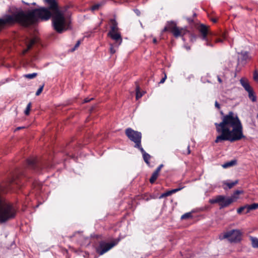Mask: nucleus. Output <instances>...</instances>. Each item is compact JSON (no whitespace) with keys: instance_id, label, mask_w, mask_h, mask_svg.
Here are the masks:
<instances>
[{"instance_id":"f257e3e1","label":"nucleus","mask_w":258,"mask_h":258,"mask_svg":"<svg viewBox=\"0 0 258 258\" xmlns=\"http://www.w3.org/2000/svg\"><path fill=\"white\" fill-rule=\"evenodd\" d=\"M222 121L220 123H215L216 130L218 135L215 142L222 143L229 141L233 143L240 141L245 138L243 133V126L237 114L230 111L224 115L221 112Z\"/></svg>"},{"instance_id":"f03ea898","label":"nucleus","mask_w":258,"mask_h":258,"mask_svg":"<svg viewBox=\"0 0 258 258\" xmlns=\"http://www.w3.org/2000/svg\"><path fill=\"white\" fill-rule=\"evenodd\" d=\"M52 16L48 9L41 7L27 11L19 10L12 15H6L0 18V31L7 25L18 23L28 27L38 22L39 20L47 21Z\"/></svg>"},{"instance_id":"7ed1b4c3","label":"nucleus","mask_w":258,"mask_h":258,"mask_svg":"<svg viewBox=\"0 0 258 258\" xmlns=\"http://www.w3.org/2000/svg\"><path fill=\"white\" fill-rule=\"evenodd\" d=\"M6 190L4 185H0V223H5L16 217L17 209L11 203L6 201L2 196Z\"/></svg>"},{"instance_id":"20e7f679","label":"nucleus","mask_w":258,"mask_h":258,"mask_svg":"<svg viewBox=\"0 0 258 258\" xmlns=\"http://www.w3.org/2000/svg\"><path fill=\"white\" fill-rule=\"evenodd\" d=\"M243 193L242 190H237L229 198H226L222 195L217 196L214 198L210 199L209 203L211 204H218L220 209H222L229 206L233 202L236 201L239 198V195Z\"/></svg>"},{"instance_id":"39448f33","label":"nucleus","mask_w":258,"mask_h":258,"mask_svg":"<svg viewBox=\"0 0 258 258\" xmlns=\"http://www.w3.org/2000/svg\"><path fill=\"white\" fill-rule=\"evenodd\" d=\"M52 22L54 29L61 33L67 30V21L63 11L52 15Z\"/></svg>"},{"instance_id":"423d86ee","label":"nucleus","mask_w":258,"mask_h":258,"mask_svg":"<svg viewBox=\"0 0 258 258\" xmlns=\"http://www.w3.org/2000/svg\"><path fill=\"white\" fill-rule=\"evenodd\" d=\"M109 23L110 24V30L108 33V36L115 41L116 43H118L117 45H119L122 42V38L120 33L118 32V23L115 19H111Z\"/></svg>"},{"instance_id":"0eeeda50","label":"nucleus","mask_w":258,"mask_h":258,"mask_svg":"<svg viewBox=\"0 0 258 258\" xmlns=\"http://www.w3.org/2000/svg\"><path fill=\"white\" fill-rule=\"evenodd\" d=\"M125 133L127 138L135 144V148L138 149L142 147V134L141 132L134 131L131 128H127L125 130Z\"/></svg>"},{"instance_id":"6e6552de","label":"nucleus","mask_w":258,"mask_h":258,"mask_svg":"<svg viewBox=\"0 0 258 258\" xmlns=\"http://www.w3.org/2000/svg\"><path fill=\"white\" fill-rule=\"evenodd\" d=\"M242 233L239 230H232L224 233L222 236L220 235L221 240L227 239L229 241L232 243H237L241 239Z\"/></svg>"},{"instance_id":"1a4fd4ad","label":"nucleus","mask_w":258,"mask_h":258,"mask_svg":"<svg viewBox=\"0 0 258 258\" xmlns=\"http://www.w3.org/2000/svg\"><path fill=\"white\" fill-rule=\"evenodd\" d=\"M170 32L175 38L183 37L187 32L188 30L186 28H181L177 26L176 23L171 21V24L169 26Z\"/></svg>"},{"instance_id":"9d476101","label":"nucleus","mask_w":258,"mask_h":258,"mask_svg":"<svg viewBox=\"0 0 258 258\" xmlns=\"http://www.w3.org/2000/svg\"><path fill=\"white\" fill-rule=\"evenodd\" d=\"M115 245L116 243L114 242L108 243L104 241H101L99 242L98 245L96 246V251L99 255H102Z\"/></svg>"},{"instance_id":"9b49d317","label":"nucleus","mask_w":258,"mask_h":258,"mask_svg":"<svg viewBox=\"0 0 258 258\" xmlns=\"http://www.w3.org/2000/svg\"><path fill=\"white\" fill-rule=\"evenodd\" d=\"M240 82L242 86L248 93V97L252 101H256V96L254 95L252 88L250 86L248 81L245 78H241Z\"/></svg>"},{"instance_id":"f8f14e48","label":"nucleus","mask_w":258,"mask_h":258,"mask_svg":"<svg viewBox=\"0 0 258 258\" xmlns=\"http://www.w3.org/2000/svg\"><path fill=\"white\" fill-rule=\"evenodd\" d=\"M45 2L48 6L47 9H49L52 15L62 11L59 9L56 0H45Z\"/></svg>"},{"instance_id":"ddd939ff","label":"nucleus","mask_w":258,"mask_h":258,"mask_svg":"<svg viewBox=\"0 0 258 258\" xmlns=\"http://www.w3.org/2000/svg\"><path fill=\"white\" fill-rule=\"evenodd\" d=\"M198 30L202 34V39L207 40V34L209 33V27L204 24H201Z\"/></svg>"},{"instance_id":"4468645a","label":"nucleus","mask_w":258,"mask_h":258,"mask_svg":"<svg viewBox=\"0 0 258 258\" xmlns=\"http://www.w3.org/2000/svg\"><path fill=\"white\" fill-rule=\"evenodd\" d=\"M141 152L142 153L143 155V157L144 159V161L146 162V163L148 165L150 166V163L149 162V160L151 159V156L150 155L148 154L145 152V151L144 150V149L142 148V147H141L140 148H138Z\"/></svg>"},{"instance_id":"2eb2a0df","label":"nucleus","mask_w":258,"mask_h":258,"mask_svg":"<svg viewBox=\"0 0 258 258\" xmlns=\"http://www.w3.org/2000/svg\"><path fill=\"white\" fill-rule=\"evenodd\" d=\"M37 42V39L36 38H32L29 40L27 44V48L23 51V54L26 53L29 50H30L33 46Z\"/></svg>"},{"instance_id":"dca6fc26","label":"nucleus","mask_w":258,"mask_h":258,"mask_svg":"<svg viewBox=\"0 0 258 258\" xmlns=\"http://www.w3.org/2000/svg\"><path fill=\"white\" fill-rule=\"evenodd\" d=\"M27 164L30 167L34 169H36L38 166L36 159L34 158L28 159Z\"/></svg>"},{"instance_id":"f3484780","label":"nucleus","mask_w":258,"mask_h":258,"mask_svg":"<svg viewBox=\"0 0 258 258\" xmlns=\"http://www.w3.org/2000/svg\"><path fill=\"white\" fill-rule=\"evenodd\" d=\"M237 163L236 160H233L223 164L222 166L224 168H227L235 165Z\"/></svg>"},{"instance_id":"a211bd4d","label":"nucleus","mask_w":258,"mask_h":258,"mask_svg":"<svg viewBox=\"0 0 258 258\" xmlns=\"http://www.w3.org/2000/svg\"><path fill=\"white\" fill-rule=\"evenodd\" d=\"M252 246L253 248H258V238L255 237L250 236Z\"/></svg>"},{"instance_id":"6ab92c4d","label":"nucleus","mask_w":258,"mask_h":258,"mask_svg":"<svg viewBox=\"0 0 258 258\" xmlns=\"http://www.w3.org/2000/svg\"><path fill=\"white\" fill-rule=\"evenodd\" d=\"M159 173L155 171L152 174L151 178H150V182L151 183L153 184L155 182L156 180L157 179L159 176Z\"/></svg>"},{"instance_id":"aec40b11","label":"nucleus","mask_w":258,"mask_h":258,"mask_svg":"<svg viewBox=\"0 0 258 258\" xmlns=\"http://www.w3.org/2000/svg\"><path fill=\"white\" fill-rule=\"evenodd\" d=\"M238 182V180L231 182H225L224 184L226 185L229 189L232 188L234 185L237 184Z\"/></svg>"},{"instance_id":"412c9836","label":"nucleus","mask_w":258,"mask_h":258,"mask_svg":"<svg viewBox=\"0 0 258 258\" xmlns=\"http://www.w3.org/2000/svg\"><path fill=\"white\" fill-rule=\"evenodd\" d=\"M240 54L241 56V60L246 61V60L249 59V56H248V54L247 52H241Z\"/></svg>"},{"instance_id":"4be33fe9","label":"nucleus","mask_w":258,"mask_h":258,"mask_svg":"<svg viewBox=\"0 0 258 258\" xmlns=\"http://www.w3.org/2000/svg\"><path fill=\"white\" fill-rule=\"evenodd\" d=\"M143 95V93H142L140 90L139 86H137L136 87V99H139Z\"/></svg>"},{"instance_id":"5701e85b","label":"nucleus","mask_w":258,"mask_h":258,"mask_svg":"<svg viewBox=\"0 0 258 258\" xmlns=\"http://www.w3.org/2000/svg\"><path fill=\"white\" fill-rule=\"evenodd\" d=\"M37 76V74L36 73H34L32 74H29L25 75L24 77L26 78H27L29 79H32L35 78Z\"/></svg>"},{"instance_id":"b1692460","label":"nucleus","mask_w":258,"mask_h":258,"mask_svg":"<svg viewBox=\"0 0 258 258\" xmlns=\"http://www.w3.org/2000/svg\"><path fill=\"white\" fill-rule=\"evenodd\" d=\"M222 38H217L216 40H215V43H218V42H223V39H225L226 38V34L225 33H223L222 34Z\"/></svg>"},{"instance_id":"393cba45","label":"nucleus","mask_w":258,"mask_h":258,"mask_svg":"<svg viewBox=\"0 0 258 258\" xmlns=\"http://www.w3.org/2000/svg\"><path fill=\"white\" fill-rule=\"evenodd\" d=\"M192 217V214L190 212L186 213L181 216V219H187Z\"/></svg>"},{"instance_id":"a878e982","label":"nucleus","mask_w":258,"mask_h":258,"mask_svg":"<svg viewBox=\"0 0 258 258\" xmlns=\"http://www.w3.org/2000/svg\"><path fill=\"white\" fill-rule=\"evenodd\" d=\"M31 102H29L28 104H27V106L26 107V108L24 111L25 112V115H28L30 113V109H31Z\"/></svg>"},{"instance_id":"bb28decb","label":"nucleus","mask_w":258,"mask_h":258,"mask_svg":"<svg viewBox=\"0 0 258 258\" xmlns=\"http://www.w3.org/2000/svg\"><path fill=\"white\" fill-rule=\"evenodd\" d=\"M172 194H171V192L170 190H169V191H167L165 192H164L163 194H162L160 197H159V199H162V198H165V197H167L168 196H169L170 195H171Z\"/></svg>"},{"instance_id":"cd10ccee","label":"nucleus","mask_w":258,"mask_h":258,"mask_svg":"<svg viewBox=\"0 0 258 258\" xmlns=\"http://www.w3.org/2000/svg\"><path fill=\"white\" fill-rule=\"evenodd\" d=\"M248 206L249 210H251V211L258 209V203H253L251 205H248Z\"/></svg>"},{"instance_id":"c85d7f7f","label":"nucleus","mask_w":258,"mask_h":258,"mask_svg":"<svg viewBox=\"0 0 258 258\" xmlns=\"http://www.w3.org/2000/svg\"><path fill=\"white\" fill-rule=\"evenodd\" d=\"M170 24H171V22H168L166 26H165L164 27V28L163 29L162 32V33H164L166 31H170V29L169 28V26L170 25Z\"/></svg>"},{"instance_id":"c756f323","label":"nucleus","mask_w":258,"mask_h":258,"mask_svg":"<svg viewBox=\"0 0 258 258\" xmlns=\"http://www.w3.org/2000/svg\"><path fill=\"white\" fill-rule=\"evenodd\" d=\"M44 85L43 84L42 86H41L37 90L36 93V96H39L41 93V92H42L43 91V87H44Z\"/></svg>"},{"instance_id":"7c9ffc66","label":"nucleus","mask_w":258,"mask_h":258,"mask_svg":"<svg viewBox=\"0 0 258 258\" xmlns=\"http://www.w3.org/2000/svg\"><path fill=\"white\" fill-rule=\"evenodd\" d=\"M100 7V4H96V5H93L92 7H91V10L92 11H96V10H97L99 7Z\"/></svg>"},{"instance_id":"2f4dec72","label":"nucleus","mask_w":258,"mask_h":258,"mask_svg":"<svg viewBox=\"0 0 258 258\" xmlns=\"http://www.w3.org/2000/svg\"><path fill=\"white\" fill-rule=\"evenodd\" d=\"M253 79L257 82H258V72L255 71L253 74Z\"/></svg>"},{"instance_id":"473e14b6","label":"nucleus","mask_w":258,"mask_h":258,"mask_svg":"<svg viewBox=\"0 0 258 258\" xmlns=\"http://www.w3.org/2000/svg\"><path fill=\"white\" fill-rule=\"evenodd\" d=\"M182 188H183V187H179L177 188L172 189L170 191L171 192V194H172L175 193V192L180 190Z\"/></svg>"},{"instance_id":"72a5a7b5","label":"nucleus","mask_w":258,"mask_h":258,"mask_svg":"<svg viewBox=\"0 0 258 258\" xmlns=\"http://www.w3.org/2000/svg\"><path fill=\"white\" fill-rule=\"evenodd\" d=\"M244 206L240 207L237 210V213L240 214L243 211H244Z\"/></svg>"},{"instance_id":"f704fd0d","label":"nucleus","mask_w":258,"mask_h":258,"mask_svg":"<svg viewBox=\"0 0 258 258\" xmlns=\"http://www.w3.org/2000/svg\"><path fill=\"white\" fill-rule=\"evenodd\" d=\"M190 146L188 145L187 147V151L186 152H184V151H183V154H186V155H188L190 153Z\"/></svg>"},{"instance_id":"c9c22d12","label":"nucleus","mask_w":258,"mask_h":258,"mask_svg":"<svg viewBox=\"0 0 258 258\" xmlns=\"http://www.w3.org/2000/svg\"><path fill=\"white\" fill-rule=\"evenodd\" d=\"M80 44V41H78L76 44H75L74 47L72 49V51H74L77 48L79 47Z\"/></svg>"},{"instance_id":"e433bc0d","label":"nucleus","mask_w":258,"mask_h":258,"mask_svg":"<svg viewBox=\"0 0 258 258\" xmlns=\"http://www.w3.org/2000/svg\"><path fill=\"white\" fill-rule=\"evenodd\" d=\"M248 208H249L248 205H246L244 206V210H246L245 212V214L249 213L251 211V210H249Z\"/></svg>"},{"instance_id":"4c0bfd02","label":"nucleus","mask_w":258,"mask_h":258,"mask_svg":"<svg viewBox=\"0 0 258 258\" xmlns=\"http://www.w3.org/2000/svg\"><path fill=\"white\" fill-rule=\"evenodd\" d=\"M166 78H167L166 75L165 74L164 77L160 80L159 83L162 84V83H164L165 80L166 79Z\"/></svg>"},{"instance_id":"58836bf2","label":"nucleus","mask_w":258,"mask_h":258,"mask_svg":"<svg viewBox=\"0 0 258 258\" xmlns=\"http://www.w3.org/2000/svg\"><path fill=\"white\" fill-rule=\"evenodd\" d=\"M163 166V164H161L156 170L155 171L159 173L161 168Z\"/></svg>"},{"instance_id":"ea45409f","label":"nucleus","mask_w":258,"mask_h":258,"mask_svg":"<svg viewBox=\"0 0 258 258\" xmlns=\"http://www.w3.org/2000/svg\"><path fill=\"white\" fill-rule=\"evenodd\" d=\"M110 51L111 53H112V54H113L115 52V50L114 49L112 45H111V46H110Z\"/></svg>"},{"instance_id":"a19ab883","label":"nucleus","mask_w":258,"mask_h":258,"mask_svg":"<svg viewBox=\"0 0 258 258\" xmlns=\"http://www.w3.org/2000/svg\"><path fill=\"white\" fill-rule=\"evenodd\" d=\"M206 45L207 46H211V47H212L213 46L212 43H211L210 42H209L208 41V39L207 38V40H206Z\"/></svg>"},{"instance_id":"79ce46f5","label":"nucleus","mask_w":258,"mask_h":258,"mask_svg":"<svg viewBox=\"0 0 258 258\" xmlns=\"http://www.w3.org/2000/svg\"><path fill=\"white\" fill-rule=\"evenodd\" d=\"M215 105L216 107H217L218 109H220V104L218 103L217 101L215 102Z\"/></svg>"},{"instance_id":"37998d69","label":"nucleus","mask_w":258,"mask_h":258,"mask_svg":"<svg viewBox=\"0 0 258 258\" xmlns=\"http://www.w3.org/2000/svg\"><path fill=\"white\" fill-rule=\"evenodd\" d=\"M92 99H93V98H91L90 99H88V98H86V99H84V102H85V103L88 102H89L90 100H91Z\"/></svg>"},{"instance_id":"c03bdc74","label":"nucleus","mask_w":258,"mask_h":258,"mask_svg":"<svg viewBox=\"0 0 258 258\" xmlns=\"http://www.w3.org/2000/svg\"><path fill=\"white\" fill-rule=\"evenodd\" d=\"M15 182V179L14 178H12L11 179V180L10 181V184H13Z\"/></svg>"},{"instance_id":"a18cd8bd","label":"nucleus","mask_w":258,"mask_h":258,"mask_svg":"<svg viewBox=\"0 0 258 258\" xmlns=\"http://www.w3.org/2000/svg\"><path fill=\"white\" fill-rule=\"evenodd\" d=\"M135 13L137 14V15L139 16L140 15V12L138 10H135Z\"/></svg>"},{"instance_id":"49530a36","label":"nucleus","mask_w":258,"mask_h":258,"mask_svg":"<svg viewBox=\"0 0 258 258\" xmlns=\"http://www.w3.org/2000/svg\"><path fill=\"white\" fill-rule=\"evenodd\" d=\"M187 20L188 21V22L189 23H191L194 21V20L192 19L189 18H187Z\"/></svg>"},{"instance_id":"de8ad7c7","label":"nucleus","mask_w":258,"mask_h":258,"mask_svg":"<svg viewBox=\"0 0 258 258\" xmlns=\"http://www.w3.org/2000/svg\"><path fill=\"white\" fill-rule=\"evenodd\" d=\"M211 21L214 23H216L217 21V19L216 18H212L211 19Z\"/></svg>"},{"instance_id":"09e8293b","label":"nucleus","mask_w":258,"mask_h":258,"mask_svg":"<svg viewBox=\"0 0 258 258\" xmlns=\"http://www.w3.org/2000/svg\"><path fill=\"white\" fill-rule=\"evenodd\" d=\"M218 80L220 83H221L222 82L221 79L219 76H218Z\"/></svg>"},{"instance_id":"8fccbe9b","label":"nucleus","mask_w":258,"mask_h":258,"mask_svg":"<svg viewBox=\"0 0 258 258\" xmlns=\"http://www.w3.org/2000/svg\"><path fill=\"white\" fill-rule=\"evenodd\" d=\"M153 42L154 43H157V39L156 38H154L153 40Z\"/></svg>"},{"instance_id":"3c124183","label":"nucleus","mask_w":258,"mask_h":258,"mask_svg":"<svg viewBox=\"0 0 258 258\" xmlns=\"http://www.w3.org/2000/svg\"><path fill=\"white\" fill-rule=\"evenodd\" d=\"M24 128V127H18L17 128V130H20V129H21V128Z\"/></svg>"},{"instance_id":"603ef678","label":"nucleus","mask_w":258,"mask_h":258,"mask_svg":"<svg viewBox=\"0 0 258 258\" xmlns=\"http://www.w3.org/2000/svg\"><path fill=\"white\" fill-rule=\"evenodd\" d=\"M194 16H196V13H194Z\"/></svg>"}]
</instances>
